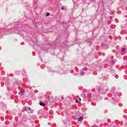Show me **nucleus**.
<instances>
[{"label": "nucleus", "mask_w": 127, "mask_h": 127, "mask_svg": "<svg viewBox=\"0 0 127 127\" xmlns=\"http://www.w3.org/2000/svg\"><path fill=\"white\" fill-rule=\"evenodd\" d=\"M61 9H62V10H64V9H65V8H64V7H62L61 8Z\"/></svg>", "instance_id": "nucleus-17"}, {"label": "nucleus", "mask_w": 127, "mask_h": 127, "mask_svg": "<svg viewBox=\"0 0 127 127\" xmlns=\"http://www.w3.org/2000/svg\"><path fill=\"white\" fill-rule=\"evenodd\" d=\"M93 17H94V18L96 19V16H93Z\"/></svg>", "instance_id": "nucleus-22"}, {"label": "nucleus", "mask_w": 127, "mask_h": 127, "mask_svg": "<svg viewBox=\"0 0 127 127\" xmlns=\"http://www.w3.org/2000/svg\"><path fill=\"white\" fill-rule=\"evenodd\" d=\"M92 127H98V126H92Z\"/></svg>", "instance_id": "nucleus-19"}, {"label": "nucleus", "mask_w": 127, "mask_h": 127, "mask_svg": "<svg viewBox=\"0 0 127 127\" xmlns=\"http://www.w3.org/2000/svg\"><path fill=\"white\" fill-rule=\"evenodd\" d=\"M111 63H112V64H115V61H112Z\"/></svg>", "instance_id": "nucleus-16"}, {"label": "nucleus", "mask_w": 127, "mask_h": 127, "mask_svg": "<svg viewBox=\"0 0 127 127\" xmlns=\"http://www.w3.org/2000/svg\"><path fill=\"white\" fill-rule=\"evenodd\" d=\"M14 33H19V30H17V32L14 31Z\"/></svg>", "instance_id": "nucleus-13"}, {"label": "nucleus", "mask_w": 127, "mask_h": 127, "mask_svg": "<svg viewBox=\"0 0 127 127\" xmlns=\"http://www.w3.org/2000/svg\"><path fill=\"white\" fill-rule=\"evenodd\" d=\"M67 41V38L62 37L61 36H59L58 38L56 40V44H64L66 45V42Z\"/></svg>", "instance_id": "nucleus-2"}, {"label": "nucleus", "mask_w": 127, "mask_h": 127, "mask_svg": "<svg viewBox=\"0 0 127 127\" xmlns=\"http://www.w3.org/2000/svg\"><path fill=\"white\" fill-rule=\"evenodd\" d=\"M40 105L42 106V107H45V106H46V105L45 104V103L40 101Z\"/></svg>", "instance_id": "nucleus-4"}, {"label": "nucleus", "mask_w": 127, "mask_h": 127, "mask_svg": "<svg viewBox=\"0 0 127 127\" xmlns=\"http://www.w3.org/2000/svg\"><path fill=\"white\" fill-rule=\"evenodd\" d=\"M29 109V107H25V110H26V111H28Z\"/></svg>", "instance_id": "nucleus-9"}, {"label": "nucleus", "mask_w": 127, "mask_h": 127, "mask_svg": "<svg viewBox=\"0 0 127 127\" xmlns=\"http://www.w3.org/2000/svg\"><path fill=\"white\" fill-rule=\"evenodd\" d=\"M1 86L2 87L3 85H2V83H1Z\"/></svg>", "instance_id": "nucleus-23"}, {"label": "nucleus", "mask_w": 127, "mask_h": 127, "mask_svg": "<svg viewBox=\"0 0 127 127\" xmlns=\"http://www.w3.org/2000/svg\"><path fill=\"white\" fill-rule=\"evenodd\" d=\"M115 78H116V79H118V78H119V75H115Z\"/></svg>", "instance_id": "nucleus-15"}, {"label": "nucleus", "mask_w": 127, "mask_h": 127, "mask_svg": "<svg viewBox=\"0 0 127 127\" xmlns=\"http://www.w3.org/2000/svg\"><path fill=\"white\" fill-rule=\"evenodd\" d=\"M79 101L80 102L81 101V98H79Z\"/></svg>", "instance_id": "nucleus-24"}, {"label": "nucleus", "mask_w": 127, "mask_h": 127, "mask_svg": "<svg viewBox=\"0 0 127 127\" xmlns=\"http://www.w3.org/2000/svg\"><path fill=\"white\" fill-rule=\"evenodd\" d=\"M91 105H92V106H96V103H91Z\"/></svg>", "instance_id": "nucleus-12"}, {"label": "nucleus", "mask_w": 127, "mask_h": 127, "mask_svg": "<svg viewBox=\"0 0 127 127\" xmlns=\"http://www.w3.org/2000/svg\"><path fill=\"white\" fill-rule=\"evenodd\" d=\"M82 120H83V117H80L78 118V122H82Z\"/></svg>", "instance_id": "nucleus-7"}, {"label": "nucleus", "mask_w": 127, "mask_h": 127, "mask_svg": "<svg viewBox=\"0 0 127 127\" xmlns=\"http://www.w3.org/2000/svg\"><path fill=\"white\" fill-rule=\"evenodd\" d=\"M76 103H79V100L78 99H76L75 100Z\"/></svg>", "instance_id": "nucleus-18"}, {"label": "nucleus", "mask_w": 127, "mask_h": 127, "mask_svg": "<svg viewBox=\"0 0 127 127\" xmlns=\"http://www.w3.org/2000/svg\"><path fill=\"white\" fill-rule=\"evenodd\" d=\"M28 109H29V111H31V108L29 107Z\"/></svg>", "instance_id": "nucleus-21"}, {"label": "nucleus", "mask_w": 127, "mask_h": 127, "mask_svg": "<svg viewBox=\"0 0 127 127\" xmlns=\"http://www.w3.org/2000/svg\"><path fill=\"white\" fill-rule=\"evenodd\" d=\"M84 71H86V70H85V68H83L82 71L80 72L81 76H84V75H85V72H84Z\"/></svg>", "instance_id": "nucleus-3"}, {"label": "nucleus", "mask_w": 127, "mask_h": 127, "mask_svg": "<svg viewBox=\"0 0 127 127\" xmlns=\"http://www.w3.org/2000/svg\"><path fill=\"white\" fill-rule=\"evenodd\" d=\"M112 14H114V13H112Z\"/></svg>", "instance_id": "nucleus-25"}, {"label": "nucleus", "mask_w": 127, "mask_h": 127, "mask_svg": "<svg viewBox=\"0 0 127 127\" xmlns=\"http://www.w3.org/2000/svg\"><path fill=\"white\" fill-rule=\"evenodd\" d=\"M100 14H101V13L103 14L104 13V11H101V12H99Z\"/></svg>", "instance_id": "nucleus-14"}, {"label": "nucleus", "mask_w": 127, "mask_h": 127, "mask_svg": "<svg viewBox=\"0 0 127 127\" xmlns=\"http://www.w3.org/2000/svg\"><path fill=\"white\" fill-rule=\"evenodd\" d=\"M100 10H101V8H99L98 10V11H100Z\"/></svg>", "instance_id": "nucleus-20"}, {"label": "nucleus", "mask_w": 127, "mask_h": 127, "mask_svg": "<svg viewBox=\"0 0 127 127\" xmlns=\"http://www.w3.org/2000/svg\"><path fill=\"white\" fill-rule=\"evenodd\" d=\"M3 30H4V29H2L1 30H0V37H1V36H2V31H3Z\"/></svg>", "instance_id": "nucleus-5"}, {"label": "nucleus", "mask_w": 127, "mask_h": 127, "mask_svg": "<svg viewBox=\"0 0 127 127\" xmlns=\"http://www.w3.org/2000/svg\"><path fill=\"white\" fill-rule=\"evenodd\" d=\"M24 92H25V91H20V92H19V93H20V94H21V95H23V94L24 93Z\"/></svg>", "instance_id": "nucleus-8"}, {"label": "nucleus", "mask_w": 127, "mask_h": 127, "mask_svg": "<svg viewBox=\"0 0 127 127\" xmlns=\"http://www.w3.org/2000/svg\"><path fill=\"white\" fill-rule=\"evenodd\" d=\"M122 51H126V48H122Z\"/></svg>", "instance_id": "nucleus-11"}, {"label": "nucleus", "mask_w": 127, "mask_h": 127, "mask_svg": "<svg viewBox=\"0 0 127 127\" xmlns=\"http://www.w3.org/2000/svg\"><path fill=\"white\" fill-rule=\"evenodd\" d=\"M49 15H50V13H46V16H49Z\"/></svg>", "instance_id": "nucleus-10"}, {"label": "nucleus", "mask_w": 127, "mask_h": 127, "mask_svg": "<svg viewBox=\"0 0 127 127\" xmlns=\"http://www.w3.org/2000/svg\"><path fill=\"white\" fill-rule=\"evenodd\" d=\"M55 47V44L53 42H49L48 41H46L44 44H43L41 47V49L44 50L45 51H48L49 49H54Z\"/></svg>", "instance_id": "nucleus-1"}, {"label": "nucleus", "mask_w": 127, "mask_h": 127, "mask_svg": "<svg viewBox=\"0 0 127 127\" xmlns=\"http://www.w3.org/2000/svg\"><path fill=\"white\" fill-rule=\"evenodd\" d=\"M31 41L33 43V44H37V40L33 41V40H31Z\"/></svg>", "instance_id": "nucleus-6"}]
</instances>
